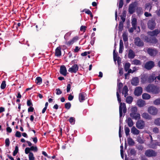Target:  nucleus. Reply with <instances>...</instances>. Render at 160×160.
I'll use <instances>...</instances> for the list:
<instances>
[{"mask_svg":"<svg viewBox=\"0 0 160 160\" xmlns=\"http://www.w3.org/2000/svg\"><path fill=\"white\" fill-rule=\"evenodd\" d=\"M30 151H31L30 148H26L25 150V153L26 154H28V153H29L30 152H30Z\"/></svg>","mask_w":160,"mask_h":160,"instance_id":"obj_56","label":"nucleus"},{"mask_svg":"<svg viewBox=\"0 0 160 160\" xmlns=\"http://www.w3.org/2000/svg\"><path fill=\"white\" fill-rule=\"evenodd\" d=\"M157 154V152L152 149L148 150L145 152V155L148 157H155Z\"/></svg>","mask_w":160,"mask_h":160,"instance_id":"obj_6","label":"nucleus"},{"mask_svg":"<svg viewBox=\"0 0 160 160\" xmlns=\"http://www.w3.org/2000/svg\"><path fill=\"white\" fill-rule=\"evenodd\" d=\"M31 151L34 152H37L38 151V149L37 147H34L33 146H31L30 148Z\"/></svg>","mask_w":160,"mask_h":160,"instance_id":"obj_51","label":"nucleus"},{"mask_svg":"<svg viewBox=\"0 0 160 160\" xmlns=\"http://www.w3.org/2000/svg\"><path fill=\"white\" fill-rule=\"evenodd\" d=\"M123 44L122 41V39L120 40L119 49V52L121 53L122 52V49H123Z\"/></svg>","mask_w":160,"mask_h":160,"instance_id":"obj_27","label":"nucleus"},{"mask_svg":"<svg viewBox=\"0 0 160 160\" xmlns=\"http://www.w3.org/2000/svg\"><path fill=\"white\" fill-rule=\"evenodd\" d=\"M27 105L28 106H33L31 100H28L27 101Z\"/></svg>","mask_w":160,"mask_h":160,"instance_id":"obj_55","label":"nucleus"},{"mask_svg":"<svg viewBox=\"0 0 160 160\" xmlns=\"http://www.w3.org/2000/svg\"><path fill=\"white\" fill-rule=\"evenodd\" d=\"M131 24L132 27L134 28V30H135L137 29V19L135 18H133L132 20Z\"/></svg>","mask_w":160,"mask_h":160,"instance_id":"obj_23","label":"nucleus"},{"mask_svg":"<svg viewBox=\"0 0 160 160\" xmlns=\"http://www.w3.org/2000/svg\"><path fill=\"white\" fill-rule=\"evenodd\" d=\"M131 113H136L137 111V108L136 107H134L131 108Z\"/></svg>","mask_w":160,"mask_h":160,"instance_id":"obj_48","label":"nucleus"},{"mask_svg":"<svg viewBox=\"0 0 160 160\" xmlns=\"http://www.w3.org/2000/svg\"><path fill=\"white\" fill-rule=\"evenodd\" d=\"M5 143L6 147H8L10 143V142L8 138H7L5 139Z\"/></svg>","mask_w":160,"mask_h":160,"instance_id":"obj_50","label":"nucleus"},{"mask_svg":"<svg viewBox=\"0 0 160 160\" xmlns=\"http://www.w3.org/2000/svg\"><path fill=\"white\" fill-rule=\"evenodd\" d=\"M159 31L158 29H156L152 31L149 32L148 33L149 35L151 37L153 36H157L159 34Z\"/></svg>","mask_w":160,"mask_h":160,"instance_id":"obj_16","label":"nucleus"},{"mask_svg":"<svg viewBox=\"0 0 160 160\" xmlns=\"http://www.w3.org/2000/svg\"><path fill=\"white\" fill-rule=\"evenodd\" d=\"M55 55L59 57L61 55V48L60 47H58L55 50Z\"/></svg>","mask_w":160,"mask_h":160,"instance_id":"obj_21","label":"nucleus"},{"mask_svg":"<svg viewBox=\"0 0 160 160\" xmlns=\"http://www.w3.org/2000/svg\"><path fill=\"white\" fill-rule=\"evenodd\" d=\"M146 90L148 92L157 94L160 92V87L153 84H149L146 88Z\"/></svg>","mask_w":160,"mask_h":160,"instance_id":"obj_1","label":"nucleus"},{"mask_svg":"<svg viewBox=\"0 0 160 160\" xmlns=\"http://www.w3.org/2000/svg\"><path fill=\"white\" fill-rule=\"evenodd\" d=\"M130 153L132 155H135L136 154V152L134 149H132L130 151Z\"/></svg>","mask_w":160,"mask_h":160,"instance_id":"obj_52","label":"nucleus"},{"mask_svg":"<svg viewBox=\"0 0 160 160\" xmlns=\"http://www.w3.org/2000/svg\"><path fill=\"white\" fill-rule=\"evenodd\" d=\"M6 86V81L5 80L3 81L1 83V88L2 89H3L5 88Z\"/></svg>","mask_w":160,"mask_h":160,"instance_id":"obj_41","label":"nucleus"},{"mask_svg":"<svg viewBox=\"0 0 160 160\" xmlns=\"http://www.w3.org/2000/svg\"><path fill=\"white\" fill-rule=\"evenodd\" d=\"M137 148L139 150H142L143 148V147L140 144L137 147Z\"/></svg>","mask_w":160,"mask_h":160,"instance_id":"obj_59","label":"nucleus"},{"mask_svg":"<svg viewBox=\"0 0 160 160\" xmlns=\"http://www.w3.org/2000/svg\"><path fill=\"white\" fill-rule=\"evenodd\" d=\"M148 77L146 76L142 77L141 78L142 81L143 83L148 82Z\"/></svg>","mask_w":160,"mask_h":160,"instance_id":"obj_39","label":"nucleus"},{"mask_svg":"<svg viewBox=\"0 0 160 160\" xmlns=\"http://www.w3.org/2000/svg\"><path fill=\"white\" fill-rule=\"evenodd\" d=\"M118 28L120 31H122L123 28V22L121 21L119 22Z\"/></svg>","mask_w":160,"mask_h":160,"instance_id":"obj_40","label":"nucleus"},{"mask_svg":"<svg viewBox=\"0 0 160 160\" xmlns=\"http://www.w3.org/2000/svg\"><path fill=\"white\" fill-rule=\"evenodd\" d=\"M125 133L126 136L129 135L130 132V129L128 127H125L124 128Z\"/></svg>","mask_w":160,"mask_h":160,"instance_id":"obj_45","label":"nucleus"},{"mask_svg":"<svg viewBox=\"0 0 160 160\" xmlns=\"http://www.w3.org/2000/svg\"><path fill=\"white\" fill-rule=\"evenodd\" d=\"M16 137L20 138L21 136V132L18 131H17L15 134Z\"/></svg>","mask_w":160,"mask_h":160,"instance_id":"obj_57","label":"nucleus"},{"mask_svg":"<svg viewBox=\"0 0 160 160\" xmlns=\"http://www.w3.org/2000/svg\"><path fill=\"white\" fill-rule=\"evenodd\" d=\"M78 69V65L76 64L73 65L72 67L70 68L68 70V71L71 73H76Z\"/></svg>","mask_w":160,"mask_h":160,"instance_id":"obj_11","label":"nucleus"},{"mask_svg":"<svg viewBox=\"0 0 160 160\" xmlns=\"http://www.w3.org/2000/svg\"><path fill=\"white\" fill-rule=\"evenodd\" d=\"M128 56L129 58H133L135 56V53L132 50L130 49L128 50Z\"/></svg>","mask_w":160,"mask_h":160,"instance_id":"obj_19","label":"nucleus"},{"mask_svg":"<svg viewBox=\"0 0 160 160\" xmlns=\"http://www.w3.org/2000/svg\"><path fill=\"white\" fill-rule=\"evenodd\" d=\"M142 98L144 99H149L151 98V96L148 93H144L142 94Z\"/></svg>","mask_w":160,"mask_h":160,"instance_id":"obj_28","label":"nucleus"},{"mask_svg":"<svg viewBox=\"0 0 160 160\" xmlns=\"http://www.w3.org/2000/svg\"><path fill=\"white\" fill-rule=\"evenodd\" d=\"M136 7V5L134 3H132L130 4L128 8V12L130 14H132L135 12Z\"/></svg>","mask_w":160,"mask_h":160,"instance_id":"obj_8","label":"nucleus"},{"mask_svg":"<svg viewBox=\"0 0 160 160\" xmlns=\"http://www.w3.org/2000/svg\"><path fill=\"white\" fill-rule=\"evenodd\" d=\"M84 11L85 12V13H86L88 15H89L92 18H93V15L92 14L91 11L89 9H84Z\"/></svg>","mask_w":160,"mask_h":160,"instance_id":"obj_33","label":"nucleus"},{"mask_svg":"<svg viewBox=\"0 0 160 160\" xmlns=\"http://www.w3.org/2000/svg\"><path fill=\"white\" fill-rule=\"evenodd\" d=\"M87 27L84 26H82L80 28V30L82 32H85Z\"/></svg>","mask_w":160,"mask_h":160,"instance_id":"obj_53","label":"nucleus"},{"mask_svg":"<svg viewBox=\"0 0 160 160\" xmlns=\"http://www.w3.org/2000/svg\"><path fill=\"white\" fill-rule=\"evenodd\" d=\"M123 86V84L122 82H119V84L118 85V87L119 90H120L121 89Z\"/></svg>","mask_w":160,"mask_h":160,"instance_id":"obj_60","label":"nucleus"},{"mask_svg":"<svg viewBox=\"0 0 160 160\" xmlns=\"http://www.w3.org/2000/svg\"><path fill=\"white\" fill-rule=\"evenodd\" d=\"M18 151V146H16L14 150L13 153V156H15Z\"/></svg>","mask_w":160,"mask_h":160,"instance_id":"obj_43","label":"nucleus"},{"mask_svg":"<svg viewBox=\"0 0 160 160\" xmlns=\"http://www.w3.org/2000/svg\"><path fill=\"white\" fill-rule=\"evenodd\" d=\"M122 37L123 39V40L124 42H126L128 41V35L126 33H123L122 35Z\"/></svg>","mask_w":160,"mask_h":160,"instance_id":"obj_37","label":"nucleus"},{"mask_svg":"<svg viewBox=\"0 0 160 160\" xmlns=\"http://www.w3.org/2000/svg\"><path fill=\"white\" fill-rule=\"evenodd\" d=\"M136 10L138 13H140L142 12V9L141 7H138L137 8Z\"/></svg>","mask_w":160,"mask_h":160,"instance_id":"obj_63","label":"nucleus"},{"mask_svg":"<svg viewBox=\"0 0 160 160\" xmlns=\"http://www.w3.org/2000/svg\"><path fill=\"white\" fill-rule=\"evenodd\" d=\"M34 110V108L32 106H30L28 109V112H33Z\"/></svg>","mask_w":160,"mask_h":160,"instance_id":"obj_62","label":"nucleus"},{"mask_svg":"<svg viewBox=\"0 0 160 160\" xmlns=\"http://www.w3.org/2000/svg\"><path fill=\"white\" fill-rule=\"evenodd\" d=\"M147 111L148 113L153 116L156 115L158 112V109L153 106L149 107L148 108Z\"/></svg>","mask_w":160,"mask_h":160,"instance_id":"obj_3","label":"nucleus"},{"mask_svg":"<svg viewBox=\"0 0 160 160\" xmlns=\"http://www.w3.org/2000/svg\"><path fill=\"white\" fill-rule=\"evenodd\" d=\"M136 127L139 129H142L144 127L145 122L142 120H138L136 122Z\"/></svg>","mask_w":160,"mask_h":160,"instance_id":"obj_9","label":"nucleus"},{"mask_svg":"<svg viewBox=\"0 0 160 160\" xmlns=\"http://www.w3.org/2000/svg\"><path fill=\"white\" fill-rule=\"evenodd\" d=\"M139 82V81L138 78L135 77L132 80L131 84L133 85L136 86L138 85Z\"/></svg>","mask_w":160,"mask_h":160,"instance_id":"obj_22","label":"nucleus"},{"mask_svg":"<svg viewBox=\"0 0 160 160\" xmlns=\"http://www.w3.org/2000/svg\"><path fill=\"white\" fill-rule=\"evenodd\" d=\"M156 80V78L155 74H152L149 77H148V82L151 83L153 82Z\"/></svg>","mask_w":160,"mask_h":160,"instance_id":"obj_20","label":"nucleus"},{"mask_svg":"<svg viewBox=\"0 0 160 160\" xmlns=\"http://www.w3.org/2000/svg\"><path fill=\"white\" fill-rule=\"evenodd\" d=\"M130 116L132 119L135 120L139 119L140 118V115L139 113H130Z\"/></svg>","mask_w":160,"mask_h":160,"instance_id":"obj_15","label":"nucleus"},{"mask_svg":"<svg viewBox=\"0 0 160 160\" xmlns=\"http://www.w3.org/2000/svg\"><path fill=\"white\" fill-rule=\"evenodd\" d=\"M156 25L155 19L154 18H152L149 20L148 22V27L149 29L151 30H153L155 28Z\"/></svg>","mask_w":160,"mask_h":160,"instance_id":"obj_4","label":"nucleus"},{"mask_svg":"<svg viewBox=\"0 0 160 160\" xmlns=\"http://www.w3.org/2000/svg\"><path fill=\"white\" fill-rule=\"evenodd\" d=\"M60 73L64 76L67 75V70L66 67L64 65H62L60 69Z\"/></svg>","mask_w":160,"mask_h":160,"instance_id":"obj_14","label":"nucleus"},{"mask_svg":"<svg viewBox=\"0 0 160 160\" xmlns=\"http://www.w3.org/2000/svg\"><path fill=\"white\" fill-rule=\"evenodd\" d=\"M71 106V104L69 102H67L65 104V108L67 109H69Z\"/></svg>","mask_w":160,"mask_h":160,"instance_id":"obj_42","label":"nucleus"},{"mask_svg":"<svg viewBox=\"0 0 160 160\" xmlns=\"http://www.w3.org/2000/svg\"><path fill=\"white\" fill-rule=\"evenodd\" d=\"M131 132L134 135H138L139 134L140 131L134 127H132L131 129Z\"/></svg>","mask_w":160,"mask_h":160,"instance_id":"obj_24","label":"nucleus"},{"mask_svg":"<svg viewBox=\"0 0 160 160\" xmlns=\"http://www.w3.org/2000/svg\"><path fill=\"white\" fill-rule=\"evenodd\" d=\"M142 89L141 87H137L136 88L134 92V94L135 96H139L141 95L142 93Z\"/></svg>","mask_w":160,"mask_h":160,"instance_id":"obj_12","label":"nucleus"},{"mask_svg":"<svg viewBox=\"0 0 160 160\" xmlns=\"http://www.w3.org/2000/svg\"><path fill=\"white\" fill-rule=\"evenodd\" d=\"M75 121V118L74 117H71L69 119V122L72 124H74Z\"/></svg>","mask_w":160,"mask_h":160,"instance_id":"obj_44","label":"nucleus"},{"mask_svg":"<svg viewBox=\"0 0 160 160\" xmlns=\"http://www.w3.org/2000/svg\"><path fill=\"white\" fill-rule=\"evenodd\" d=\"M138 106L140 107H142L146 105L145 101L142 99L138 100L137 102Z\"/></svg>","mask_w":160,"mask_h":160,"instance_id":"obj_25","label":"nucleus"},{"mask_svg":"<svg viewBox=\"0 0 160 160\" xmlns=\"http://www.w3.org/2000/svg\"><path fill=\"white\" fill-rule=\"evenodd\" d=\"M145 10L150 12L152 9V6L150 3H147L145 5Z\"/></svg>","mask_w":160,"mask_h":160,"instance_id":"obj_30","label":"nucleus"},{"mask_svg":"<svg viewBox=\"0 0 160 160\" xmlns=\"http://www.w3.org/2000/svg\"><path fill=\"white\" fill-rule=\"evenodd\" d=\"M29 160H35V157L32 152H30L28 155Z\"/></svg>","mask_w":160,"mask_h":160,"instance_id":"obj_35","label":"nucleus"},{"mask_svg":"<svg viewBox=\"0 0 160 160\" xmlns=\"http://www.w3.org/2000/svg\"><path fill=\"white\" fill-rule=\"evenodd\" d=\"M126 121L129 127H132L133 125V122L130 118H128Z\"/></svg>","mask_w":160,"mask_h":160,"instance_id":"obj_26","label":"nucleus"},{"mask_svg":"<svg viewBox=\"0 0 160 160\" xmlns=\"http://www.w3.org/2000/svg\"><path fill=\"white\" fill-rule=\"evenodd\" d=\"M128 87L126 85L124 86L122 89V94H123L126 92H128Z\"/></svg>","mask_w":160,"mask_h":160,"instance_id":"obj_47","label":"nucleus"},{"mask_svg":"<svg viewBox=\"0 0 160 160\" xmlns=\"http://www.w3.org/2000/svg\"><path fill=\"white\" fill-rule=\"evenodd\" d=\"M154 123L155 125L160 126V118L155 119Z\"/></svg>","mask_w":160,"mask_h":160,"instance_id":"obj_38","label":"nucleus"},{"mask_svg":"<svg viewBox=\"0 0 160 160\" xmlns=\"http://www.w3.org/2000/svg\"><path fill=\"white\" fill-rule=\"evenodd\" d=\"M153 104L155 105L160 104V98H157L153 101Z\"/></svg>","mask_w":160,"mask_h":160,"instance_id":"obj_46","label":"nucleus"},{"mask_svg":"<svg viewBox=\"0 0 160 160\" xmlns=\"http://www.w3.org/2000/svg\"><path fill=\"white\" fill-rule=\"evenodd\" d=\"M36 82L37 84H40L42 82V79L40 77H38L36 79Z\"/></svg>","mask_w":160,"mask_h":160,"instance_id":"obj_34","label":"nucleus"},{"mask_svg":"<svg viewBox=\"0 0 160 160\" xmlns=\"http://www.w3.org/2000/svg\"><path fill=\"white\" fill-rule=\"evenodd\" d=\"M128 142L129 146H133L134 144V142L133 139L130 137L128 139Z\"/></svg>","mask_w":160,"mask_h":160,"instance_id":"obj_29","label":"nucleus"},{"mask_svg":"<svg viewBox=\"0 0 160 160\" xmlns=\"http://www.w3.org/2000/svg\"><path fill=\"white\" fill-rule=\"evenodd\" d=\"M130 66V64L129 62H127L125 63L124 68L125 71L127 72Z\"/></svg>","mask_w":160,"mask_h":160,"instance_id":"obj_32","label":"nucleus"},{"mask_svg":"<svg viewBox=\"0 0 160 160\" xmlns=\"http://www.w3.org/2000/svg\"><path fill=\"white\" fill-rule=\"evenodd\" d=\"M152 131L155 133H157L158 132L159 130L158 128L155 127L153 128Z\"/></svg>","mask_w":160,"mask_h":160,"instance_id":"obj_58","label":"nucleus"},{"mask_svg":"<svg viewBox=\"0 0 160 160\" xmlns=\"http://www.w3.org/2000/svg\"><path fill=\"white\" fill-rule=\"evenodd\" d=\"M144 15L146 17H151L152 16V14L150 13H149L148 12H145L144 13Z\"/></svg>","mask_w":160,"mask_h":160,"instance_id":"obj_64","label":"nucleus"},{"mask_svg":"<svg viewBox=\"0 0 160 160\" xmlns=\"http://www.w3.org/2000/svg\"><path fill=\"white\" fill-rule=\"evenodd\" d=\"M116 94L118 101L120 103L119 107V115L120 117H121L122 116V109L123 112L125 113L127 112V108L125 104L124 103H122L121 102V99L120 97V95L118 91L117 92Z\"/></svg>","mask_w":160,"mask_h":160,"instance_id":"obj_2","label":"nucleus"},{"mask_svg":"<svg viewBox=\"0 0 160 160\" xmlns=\"http://www.w3.org/2000/svg\"><path fill=\"white\" fill-rule=\"evenodd\" d=\"M56 91H57L56 93L57 95H59L61 94L62 93V91L59 88L56 89Z\"/></svg>","mask_w":160,"mask_h":160,"instance_id":"obj_61","label":"nucleus"},{"mask_svg":"<svg viewBox=\"0 0 160 160\" xmlns=\"http://www.w3.org/2000/svg\"><path fill=\"white\" fill-rule=\"evenodd\" d=\"M135 44L138 47H142L144 43L143 41L139 37H136L134 39Z\"/></svg>","mask_w":160,"mask_h":160,"instance_id":"obj_5","label":"nucleus"},{"mask_svg":"<svg viewBox=\"0 0 160 160\" xmlns=\"http://www.w3.org/2000/svg\"><path fill=\"white\" fill-rule=\"evenodd\" d=\"M155 66L154 62L152 61L147 62L145 64V68L147 70H151Z\"/></svg>","mask_w":160,"mask_h":160,"instance_id":"obj_7","label":"nucleus"},{"mask_svg":"<svg viewBox=\"0 0 160 160\" xmlns=\"http://www.w3.org/2000/svg\"><path fill=\"white\" fill-rule=\"evenodd\" d=\"M146 40L148 42L152 43H156L158 42V40L156 38L154 37H150L149 38L147 37Z\"/></svg>","mask_w":160,"mask_h":160,"instance_id":"obj_13","label":"nucleus"},{"mask_svg":"<svg viewBox=\"0 0 160 160\" xmlns=\"http://www.w3.org/2000/svg\"><path fill=\"white\" fill-rule=\"evenodd\" d=\"M142 116L143 118L148 120H151L152 119V117L148 113L143 112L142 114Z\"/></svg>","mask_w":160,"mask_h":160,"instance_id":"obj_17","label":"nucleus"},{"mask_svg":"<svg viewBox=\"0 0 160 160\" xmlns=\"http://www.w3.org/2000/svg\"><path fill=\"white\" fill-rule=\"evenodd\" d=\"M133 63L136 65H141V63L140 60L135 59L133 61Z\"/></svg>","mask_w":160,"mask_h":160,"instance_id":"obj_36","label":"nucleus"},{"mask_svg":"<svg viewBox=\"0 0 160 160\" xmlns=\"http://www.w3.org/2000/svg\"><path fill=\"white\" fill-rule=\"evenodd\" d=\"M123 5V0H120L118 5V8L120 9L122 7Z\"/></svg>","mask_w":160,"mask_h":160,"instance_id":"obj_49","label":"nucleus"},{"mask_svg":"<svg viewBox=\"0 0 160 160\" xmlns=\"http://www.w3.org/2000/svg\"><path fill=\"white\" fill-rule=\"evenodd\" d=\"M147 51L148 53L151 56H155L158 52L156 49L150 48H148Z\"/></svg>","mask_w":160,"mask_h":160,"instance_id":"obj_10","label":"nucleus"},{"mask_svg":"<svg viewBox=\"0 0 160 160\" xmlns=\"http://www.w3.org/2000/svg\"><path fill=\"white\" fill-rule=\"evenodd\" d=\"M71 85L70 84H68L67 86V92H69L70 90Z\"/></svg>","mask_w":160,"mask_h":160,"instance_id":"obj_54","label":"nucleus"},{"mask_svg":"<svg viewBox=\"0 0 160 160\" xmlns=\"http://www.w3.org/2000/svg\"><path fill=\"white\" fill-rule=\"evenodd\" d=\"M133 101V98L130 96H128L126 98V102L128 103H131Z\"/></svg>","mask_w":160,"mask_h":160,"instance_id":"obj_31","label":"nucleus"},{"mask_svg":"<svg viewBox=\"0 0 160 160\" xmlns=\"http://www.w3.org/2000/svg\"><path fill=\"white\" fill-rule=\"evenodd\" d=\"M85 93L83 92H80L79 94V100L80 102H82L85 100Z\"/></svg>","mask_w":160,"mask_h":160,"instance_id":"obj_18","label":"nucleus"}]
</instances>
